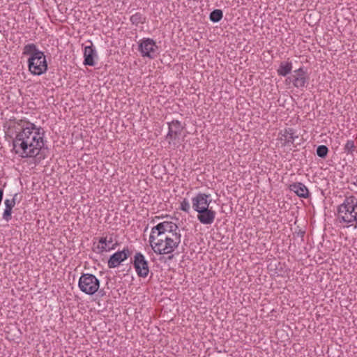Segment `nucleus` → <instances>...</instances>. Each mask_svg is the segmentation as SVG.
Masks as SVG:
<instances>
[{
	"label": "nucleus",
	"instance_id": "f257e3e1",
	"mask_svg": "<svg viewBox=\"0 0 357 357\" xmlns=\"http://www.w3.org/2000/svg\"><path fill=\"white\" fill-rule=\"evenodd\" d=\"M40 128H36L35 124L26 122L18 132L13 141V149L22 158L37 156L45 144L43 137L45 132H40Z\"/></svg>",
	"mask_w": 357,
	"mask_h": 357
},
{
	"label": "nucleus",
	"instance_id": "f03ea898",
	"mask_svg": "<svg viewBox=\"0 0 357 357\" xmlns=\"http://www.w3.org/2000/svg\"><path fill=\"white\" fill-rule=\"evenodd\" d=\"M23 54L29 55L28 67L31 74L40 75L47 70L46 57L42 51H40L33 43L26 45L23 48Z\"/></svg>",
	"mask_w": 357,
	"mask_h": 357
},
{
	"label": "nucleus",
	"instance_id": "7ed1b4c3",
	"mask_svg": "<svg viewBox=\"0 0 357 357\" xmlns=\"http://www.w3.org/2000/svg\"><path fill=\"white\" fill-rule=\"evenodd\" d=\"M337 219L340 223L357 222V199L354 196L347 197L337 210Z\"/></svg>",
	"mask_w": 357,
	"mask_h": 357
},
{
	"label": "nucleus",
	"instance_id": "20e7f679",
	"mask_svg": "<svg viewBox=\"0 0 357 357\" xmlns=\"http://www.w3.org/2000/svg\"><path fill=\"white\" fill-rule=\"evenodd\" d=\"M172 225L171 221H164L157 224L151 229L149 236L150 245L155 252V250L162 247L165 238L168 231H172Z\"/></svg>",
	"mask_w": 357,
	"mask_h": 357
},
{
	"label": "nucleus",
	"instance_id": "39448f33",
	"mask_svg": "<svg viewBox=\"0 0 357 357\" xmlns=\"http://www.w3.org/2000/svg\"><path fill=\"white\" fill-rule=\"evenodd\" d=\"M78 287L86 294L92 296L100 287V280L93 274L82 273L80 276Z\"/></svg>",
	"mask_w": 357,
	"mask_h": 357
},
{
	"label": "nucleus",
	"instance_id": "423d86ee",
	"mask_svg": "<svg viewBox=\"0 0 357 357\" xmlns=\"http://www.w3.org/2000/svg\"><path fill=\"white\" fill-rule=\"evenodd\" d=\"M158 49L155 42L151 38H144L139 44V51L144 57L154 59Z\"/></svg>",
	"mask_w": 357,
	"mask_h": 357
},
{
	"label": "nucleus",
	"instance_id": "0eeeda50",
	"mask_svg": "<svg viewBox=\"0 0 357 357\" xmlns=\"http://www.w3.org/2000/svg\"><path fill=\"white\" fill-rule=\"evenodd\" d=\"M133 266L141 278H146L149 273V262L141 252H137L132 261Z\"/></svg>",
	"mask_w": 357,
	"mask_h": 357
},
{
	"label": "nucleus",
	"instance_id": "6e6552de",
	"mask_svg": "<svg viewBox=\"0 0 357 357\" xmlns=\"http://www.w3.org/2000/svg\"><path fill=\"white\" fill-rule=\"evenodd\" d=\"M131 254L132 251L128 248V247H125L123 250L114 253L108 259V267L112 268L119 266L121 263L126 260Z\"/></svg>",
	"mask_w": 357,
	"mask_h": 357
},
{
	"label": "nucleus",
	"instance_id": "1a4fd4ad",
	"mask_svg": "<svg viewBox=\"0 0 357 357\" xmlns=\"http://www.w3.org/2000/svg\"><path fill=\"white\" fill-rule=\"evenodd\" d=\"M210 195L205 193H198L195 197L192 199V208L196 212H199V210L206 209L209 208L211 200L209 199Z\"/></svg>",
	"mask_w": 357,
	"mask_h": 357
},
{
	"label": "nucleus",
	"instance_id": "9d476101",
	"mask_svg": "<svg viewBox=\"0 0 357 357\" xmlns=\"http://www.w3.org/2000/svg\"><path fill=\"white\" fill-rule=\"evenodd\" d=\"M165 241L164 242L162 247L155 250V253L158 255H167L173 252L176 249L181 243L179 239L168 238L165 236Z\"/></svg>",
	"mask_w": 357,
	"mask_h": 357
},
{
	"label": "nucleus",
	"instance_id": "9b49d317",
	"mask_svg": "<svg viewBox=\"0 0 357 357\" xmlns=\"http://www.w3.org/2000/svg\"><path fill=\"white\" fill-rule=\"evenodd\" d=\"M309 80V75L307 70L303 68H300L298 70H294L293 75V82L294 85L297 88L305 87Z\"/></svg>",
	"mask_w": 357,
	"mask_h": 357
},
{
	"label": "nucleus",
	"instance_id": "f8f14e48",
	"mask_svg": "<svg viewBox=\"0 0 357 357\" xmlns=\"http://www.w3.org/2000/svg\"><path fill=\"white\" fill-rule=\"evenodd\" d=\"M197 213V219L202 224L211 225L214 222L216 213L212 208H206V209L199 210Z\"/></svg>",
	"mask_w": 357,
	"mask_h": 357
},
{
	"label": "nucleus",
	"instance_id": "ddd939ff",
	"mask_svg": "<svg viewBox=\"0 0 357 357\" xmlns=\"http://www.w3.org/2000/svg\"><path fill=\"white\" fill-rule=\"evenodd\" d=\"M168 124L169 130L166 138H170L171 139L176 140L181 134L183 128L181 126V122L178 120H174Z\"/></svg>",
	"mask_w": 357,
	"mask_h": 357
},
{
	"label": "nucleus",
	"instance_id": "4468645a",
	"mask_svg": "<svg viewBox=\"0 0 357 357\" xmlns=\"http://www.w3.org/2000/svg\"><path fill=\"white\" fill-rule=\"evenodd\" d=\"M96 56V52L95 49L93 48L92 44L89 46H86L84 48V64L89 66H94L95 61L94 57Z\"/></svg>",
	"mask_w": 357,
	"mask_h": 357
},
{
	"label": "nucleus",
	"instance_id": "2eb2a0df",
	"mask_svg": "<svg viewBox=\"0 0 357 357\" xmlns=\"http://www.w3.org/2000/svg\"><path fill=\"white\" fill-rule=\"evenodd\" d=\"M291 191L294 192L297 196L302 198H307L310 195L307 188L301 182L291 183Z\"/></svg>",
	"mask_w": 357,
	"mask_h": 357
},
{
	"label": "nucleus",
	"instance_id": "dca6fc26",
	"mask_svg": "<svg viewBox=\"0 0 357 357\" xmlns=\"http://www.w3.org/2000/svg\"><path fill=\"white\" fill-rule=\"evenodd\" d=\"M130 20L132 24L137 26L139 24L145 23L146 17L141 13L137 12L130 17Z\"/></svg>",
	"mask_w": 357,
	"mask_h": 357
},
{
	"label": "nucleus",
	"instance_id": "f3484780",
	"mask_svg": "<svg viewBox=\"0 0 357 357\" xmlns=\"http://www.w3.org/2000/svg\"><path fill=\"white\" fill-rule=\"evenodd\" d=\"M172 231H168L167 234V236H168V238H176V239H179V241H181V235L180 234V231L178 229V227L177 226V225L173 222H172Z\"/></svg>",
	"mask_w": 357,
	"mask_h": 357
},
{
	"label": "nucleus",
	"instance_id": "a211bd4d",
	"mask_svg": "<svg viewBox=\"0 0 357 357\" xmlns=\"http://www.w3.org/2000/svg\"><path fill=\"white\" fill-rule=\"evenodd\" d=\"M305 234V231L303 229H296L294 232V239L295 241V243L298 245L301 244L303 242V237Z\"/></svg>",
	"mask_w": 357,
	"mask_h": 357
},
{
	"label": "nucleus",
	"instance_id": "6ab92c4d",
	"mask_svg": "<svg viewBox=\"0 0 357 357\" xmlns=\"http://www.w3.org/2000/svg\"><path fill=\"white\" fill-rule=\"evenodd\" d=\"M223 17V13L221 10L215 9L210 13V20L213 22H220Z\"/></svg>",
	"mask_w": 357,
	"mask_h": 357
},
{
	"label": "nucleus",
	"instance_id": "aec40b11",
	"mask_svg": "<svg viewBox=\"0 0 357 357\" xmlns=\"http://www.w3.org/2000/svg\"><path fill=\"white\" fill-rule=\"evenodd\" d=\"M355 150L356 146L354 144V141L352 139L347 140L344 147V153H346L347 155H353Z\"/></svg>",
	"mask_w": 357,
	"mask_h": 357
},
{
	"label": "nucleus",
	"instance_id": "412c9836",
	"mask_svg": "<svg viewBox=\"0 0 357 357\" xmlns=\"http://www.w3.org/2000/svg\"><path fill=\"white\" fill-rule=\"evenodd\" d=\"M278 74L280 75L286 76L287 75H288L290 73V63H281L278 70Z\"/></svg>",
	"mask_w": 357,
	"mask_h": 357
},
{
	"label": "nucleus",
	"instance_id": "4be33fe9",
	"mask_svg": "<svg viewBox=\"0 0 357 357\" xmlns=\"http://www.w3.org/2000/svg\"><path fill=\"white\" fill-rule=\"evenodd\" d=\"M316 153L319 157L325 158L328 155V149L325 145H319L317 148Z\"/></svg>",
	"mask_w": 357,
	"mask_h": 357
},
{
	"label": "nucleus",
	"instance_id": "5701e85b",
	"mask_svg": "<svg viewBox=\"0 0 357 357\" xmlns=\"http://www.w3.org/2000/svg\"><path fill=\"white\" fill-rule=\"evenodd\" d=\"M304 143L303 139L298 136H294V133L291 132V144L296 147L297 146H301Z\"/></svg>",
	"mask_w": 357,
	"mask_h": 357
},
{
	"label": "nucleus",
	"instance_id": "b1692460",
	"mask_svg": "<svg viewBox=\"0 0 357 357\" xmlns=\"http://www.w3.org/2000/svg\"><path fill=\"white\" fill-rule=\"evenodd\" d=\"M181 211H185L186 213H189L190 210V206L189 202L187 199H184L181 202L179 208Z\"/></svg>",
	"mask_w": 357,
	"mask_h": 357
},
{
	"label": "nucleus",
	"instance_id": "393cba45",
	"mask_svg": "<svg viewBox=\"0 0 357 357\" xmlns=\"http://www.w3.org/2000/svg\"><path fill=\"white\" fill-rule=\"evenodd\" d=\"M17 196V194H15L12 199H6L4 202L6 208H10L13 209V208L15 205V200L16 197Z\"/></svg>",
	"mask_w": 357,
	"mask_h": 357
},
{
	"label": "nucleus",
	"instance_id": "a878e982",
	"mask_svg": "<svg viewBox=\"0 0 357 357\" xmlns=\"http://www.w3.org/2000/svg\"><path fill=\"white\" fill-rule=\"evenodd\" d=\"M12 209L10 208H5L3 213V218L8 222L12 218Z\"/></svg>",
	"mask_w": 357,
	"mask_h": 357
},
{
	"label": "nucleus",
	"instance_id": "bb28decb",
	"mask_svg": "<svg viewBox=\"0 0 357 357\" xmlns=\"http://www.w3.org/2000/svg\"><path fill=\"white\" fill-rule=\"evenodd\" d=\"M118 245V243H116L109 248H106V246H98V248L100 250L101 252L110 251L112 250H115Z\"/></svg>",
	"mask_w": 357,
	"mask_h": 357
},
{
	"label": "nucleus",
	"instance_id": "cd10ccee",
	"mask_svg": "<svg viewBox=\"0 0 357 357\" xmlns=\"http://www.w3.org/2000/svg\"><path fill=\"white\" fill-rule=\"evenodd\" d=\"M98 242H99V243L102 244L101 246H106V248H107V238L101 237L99 239Z\"/></svg>",
	"mask_w": 357,
	"mask_h": 357
},
{
	"label": "nucleus",
	"instance_id": "c85d7f7f",
	"mask_svg": "<svg viewBox=\"0 0 357 357\" xmlns=\"http://www.w3.org/2000/svg\"><path fill=\"white\" fill-rule=\"evenodd\" d=\"M99 294H100L101 296H103V295L105 294V292H104V291H103V290H102V289H101V290H100Z\"/></svg>",
	"mask_w": 357,
	"mask_h": 357
},
{
	"label": "nucleus",
	"instance_id": "c756f323",
	"mask_svg": "<svg viewBox=\"0 0 357 357\" xmlns=\"http://www.w3.org/2000/svg\"><path fill=\"white\" fill-rule=\"evenodd\" d=\"M284 138H285V139H284V140H285V141L289 140V139H288V137H287V135H284Z\"/></svg>",
	"mask_w": 357,
	"mask_h": 357
},
{
	"label": "nucleus",
	"instance_id": "7c9ffc66",
	"mask_svg": "<svg viewBox=\"0 0 357 357\" xmlns=\"http://www.w3.org/2000/svg\"><path fill=\"white\" fill-rule=\"evenodd\" d=\"M112 242V238H110L109 241H107V243H111Z\"/></svg>",
	"mask_w": 357,
	"mask_h": 357
},
{
	"label": "nucleus",
	"instance_id": "2f4dec72",
	"mask_svg": "<svg viewBox=\"0 0 357 357\" xmlns=\"http://www.w3.org/2000/svg\"><path fill=\"white\" fill-rule=\"evenodd\" d=\"M173 258V255L169 257V259H172Z\"/></svg>",
	"mask_w": 357,
	"mask_h": 357
}]
</instances>
